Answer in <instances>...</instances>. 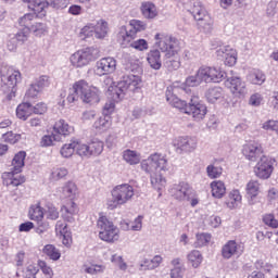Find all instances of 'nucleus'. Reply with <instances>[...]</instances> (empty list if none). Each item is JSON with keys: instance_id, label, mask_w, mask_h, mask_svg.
Segmentation results:
<instances>
[{"instance_id": "79ce46f5", "label": "nucleus", "mask_w": 278, "mask_h": 278, "mask_svg": "<svg viewBox=\"0 0 278 278\" xmlns=\"http://www.w3.org/2000/svg\"><path fill=\"white\" fill-rule=\"evenodd\" d=\"M93 127L98 134H103L104 131H108L110 127H112V117L104 116L100 117L93 123Z\"/></svg>"}, {"instance_id": "680f3d73", "label": "nucleus", "mask_w": 278, "mask_h": 278, "mask_svg": "<svg viewBox=\"0 0 278 278\" xmlns=\"http://www.w3.org/2000/svg\"><path fill=\"white\" fill-rule=\"evenodd\" d=\"M68 175V169L65 167H54L51 172V179L53 181H60V179H64Z\"/></svg>"}, {"instance_id": "ddd939ff", "label": "nucleus", "mask_w": 278, "mask_h": 278, "mask_svg": "<svg viewBox=\"0 0 278 278\" xmlns=\"http://www.w3.org/2000/svg\"><path fill=\"white\" fill-rule=\"evenodd\" d=\"M275 170V161L268 156H262L254 167V175L258 179H270Z\"/></svg>"}, {"instance_id": "bf43d9fd", "label": "nucleus", "mask_w": 278, "mask_h": 278, "mask_svg": "<svg viewBox=\"0 0 278 278\" xmlns=\"http://www.w3.org/2000/svg\"><path fill=\"white\" fill-rule=\"evenodd\" d=\"M195 247L201 248V247H205L207 244H210L211 240H212V235L207 233V232H201L198 233L195 236Z\"/></svg>"}, {"instance_id": "4468645a", "label": "nucleus", "mask_w": 278, "mask_h": 278, "mask_svg": "<svg viewBox=\"0 0 278 278\" xmlns=\"http://www.w3.org/2000/svg\"><path fill=\"white\" fill-rule=\"evenodd\" d=\"M116 59L112 56H105L97 61L94 67V75L98 77H103L105 75H112L116 73Z\"/></svg>"}, {"instance_id": "f257e3e1", "label": "nucleus", "mask_w": 278, "mask_h": 278, "mask_svg": "<svg viewBox=\"0 0 278 278\" xmlns=\"http://www.w3.org/2000/svg\"><path fill=\"white\" fill-rule=\"evenodd\" d=\"M141 170L150 175L151 184L154 190L166 188V178L164 173L168 170V160L160 153H153L149 159L142 160L140 163Z\"/></svg>"}, {"instance_id": "423d86ee", "label": "nucleus", "mask_w": 278, "mask_h": 278, "mask_svg": "<svg viewBox=\"0 0 278 278\" xmlns=\"http://www.w3.org/2000/svg\"><path fill=\"white\" fill-rule=\"evenodd\" d=\"M142 89V78L138 75L130 74L119 83L115 88V99L123 100L127 92H138Z\"/></svg>"}, {"instance_id": "2eb2a0df", "label": "nucleus", "mask_w": 278, "mask_h": 278, "mask_svg": "<svg viewBox=\"0 0 278 278\" xmlns=\"http://www.w3.org/2000/svg\"><path fill=\"white\" fill-rule=\"evenodd\" d=\"M188 116H191L193 121L197 123L203 121L207 115V106L200 102L197 97L191 98L190 102L188 103L187 113Z\"/></svg>"}, {"instance_id": "aec40b11", "label": "nucleus", "mask_w": 278, "mask_h": 278, "mask_svg": "<svg viewBox=\"0 0 278 278\" xmlns=\"http://www.w3.org/2000/svg\"><path fill=\"white\" fill-rule=\"evenodd\" d=\"M241 253H244V247L236 240H229L222 248V256L224 260H231L235 255L240 256Z\"/></svg>"}, {"instance_id": "6e6552de", "label": "nucleus", "mask_w": 278, "mask_h": 278, "mask_svg": "<svg viewBox=\"0 0 278 278\" xmlns=\"http://www.w3.org/2000/svg\"><path fill=\"white\" fill-rule=\"evenodd\" d=\"M198 75L204 84H220L227 78V72L218 66L203 65L199 67Z\"/></svg>"}, {"instance_id": "864d4df0", "label": "nucleus", "mask_w": 278, "mask_h": 278, "mask_svg": "<svg viewBox=\"0 0 278 278\" xmlns=\"http://www.w3.org/2000/svg\"><path fill=\"white\" fill-rule=\"evenodd\" d=\"M206 175L208 179H219L223 176V167L216 164L206 166Z\"/></svg>"}, {"instance_id": "dca6fc26", "label": "nucleus", "mask_w": 278, "mask_h": 278, "mask_svg": "<svg viewBox=\"0 0 278 278\" xmlns=\"http://www.w3.org/2000/svg\"><path fill=\"white\" fill-rule=\"evenodd\" d=\"M217 58L224 60L226 66H236L238 52L229 45H218L215 47Z\"/></svg>"}, {"instance_id": "6ab92c4d", "label": "nucleus", "mask_w": 278, "mask_h": 278, "mask_svg": "<svg viewBox=\"0 0 278 278\" xmlns=\"http://www.w3.org/2000/svg\"><path fill=\"white\" fill-rule=\"evenodd\" d=\"M197 144L194 137H178L173 141L176 153H192L197 149Z\"/></svg>"}, {"instance_id": "f8f14e48", "label": "nucleus", "mask_w": 278, "mask_h": 278, "mask_svg": "<svg viewBox=\"0 0 278 278\" xmlns=\"http://www.w3.org/2000/svg\"><path fill=\"white\" fill-rule=\"evenodd\" d=\"M168 192L176 201L184 202L190 200V197L194 194V189H192L188 182L181 181L174 184Z\"/></svg>"}, {"instance_id": "37998d69", "label": "nucleus", "mask_w": 278, "mask_h": 278, "mask_svg": "<svg viewBox=\"0 0 278 278\" xmlns=\"http://www.w3.org/2000/svg\"><path fill=\"white\" fill-rule=\"evenodd\" d=\"M76 142V154L81 157V160H90V146L89 143H84L81 141H75Z\"/></svg>"}, {"instance_id": "338daca9", "label": "nucleus", "mask_w": 278, "mask_h": 278, "mask_svg": "<svg viewBox=\"0 0 278 278\" xmlns=\"http://www.w3.org/2000/svg\"><path fill=\"white\" fill-rule=\"evenodd\" d=\"M264 102V97L262 93H253L249 99V105H252V108H260L262 103Z\"/></svg>"}, {"instance_id": "774afa93", "label": "nucleus", "mask_w": 278, "mask_h": 278, "mask_svg": "<svg viewBox=\"0 0 278 278\" xmlns=\"http://www.w3.org/2000/svg\"><path fill=\"white\" fill-rule=\"evenodd\" d=\"M263 222L265 223V225H267L268 227H273L274 229H277L278 227V220L275 219V215L273 214L264 215Z\"/></svg>"}, {"instance_id": "ea45409f", "label": "nucleus", "mask_w": 278, "mask_h": 278, "mask_svg": "<svg viewBox=\"0 0 278 278\" xmlns=\"http://www.w3.org/2000/svg\"><path fill=\"white\" fill-rule=\"evenodd\" d=\"M28 218L30 220H42L45 218V208H42L40 202L30 205L28 210Z\"/></svg>"}, {"instance_id": "a18cd8bd", "label": "nucleus", "mask_w": 278, "mask_h": 278, "mask_svg": "<svg viewBox=\"0 0 278 278\" xmlns=\"http://www.w3.org/2000/svg\"><path fill=\"white\" fill-rule=\"evenodd\" d=\"M94 36L99 40L108 36V22L100 20L94 24Z\"/></svg>"}, {"instance_id": "e433bc0d", "label": "nucleus", "mask_w": 278, "mask_h": 278, "mask_svg": "<svg viewBox=\"0 0 278 278\" xmlns=\"http://www.w3.org/2000/svg\"><path fill=\"white\" fill-rule=\"evenodd\" d=\"M147 60L154 71H160L162 68V54L160 53V50H151L147 55Z\"/></svg>"}, {"instance_id": "a211bd4d", "label": "nucleus", "mask_w": 278, "mask_h": 278, "mask_svg": "<svg viewBox=\"0 0 278 278\" xmlns=\"http://www.w3.org/2000/svg\"><path fill=\"white\" fill-rule=\"evenodd\" d=\"M179 92V88L177 86L168 87L166 90V101L172 105V108H176L184 114L188 112V103L177 97Z\"/></svg>"}, {"instance_id": "5fc2aeb1", "label": "nucleus", "mask_w": 278, "mask_h": 278, "mask_svg": "<svg viewBox=\"0 0 278 278\" xmlns=\"http://www.w3.org/2000/svg\"><path fill=\"white\" fill-rule=\"evenodd\" d=\"M34 18H36V14L34 13H26L22 17L18 18V25L24 27V29H30Z\"/></svg>"}, {"instance_id": "4c0bfd02", "label": "nucleus", "mask_w": 278, "mask_h": 278, "mask_svg": "<svg viewBox=\"0 0 278 278\" xmlns=\"http://www.w3.org/2000/svg\"><path fill=\"white\" fill-rule=\"evenodd\" d=\"M187 264L191 268H199L203 264V254L199 250H192L187 254Z\"/></svg>"}, {"instance_id": "9b49d317", "label": "nucleus", "mask_w": 278, "mask_h": 278, "mask_svg": "<svg viewBox=\"0 0 278 278\" xmlns=\"http://www.w3.org/2000/svg\"><path fill=\"white\" fill-rule=\"evenodd\" d=\"M225 86L235 99H244L249 93L247 83L240 76H231L225 80Z\"/></svg>"}, {"instance_id": "bb28decb", "label": "nucleus", "mask_w": 278, "mask_h": 278, "mask_svg": "<svg viewBox=\"0 0 278 278\" xmlns=\"http://www.w3.org/2000/svg\"><path fill=\"white\" fill-rule=\"evenodd\" d=\"M4 186H13L14 188L25 184V176L17 175L14 170L2 175Z\"/></svg>"}, {"instance_id": "5701e85b", "label": "nucleus", "mask_w": 278, "mask_h": 278, "mask_svg": "<svg viewBox=\"0 0 278 278\" xmlns=\"http://www.w3.org/2000/svg\"><path fill=\"white\" fill-rule=\"evenodd\" d=\"M262 190V185L258 180H249L245 186V194L249 200L250 205L255 204V199L260 195V192Z\"/></svg>"}, {"instance_id": "49530a36", "label": "nucleus", "mask_w": 278, "mask_h": 278, "mask_svg": "<svg viewBox=\"0 0 278 278\" xmlns=\"http://www.w3.org/2000/svg\"><path fill=\"white\" fill-rule=\"evenodd\" d=\"M62 194L65 199H75L77 197V185L73 181L66 182L62 188Z\"/></svg>"}, {"instance_id": "a878e982", "label": "nucleus", "mask_w": 278, "mask_h": 278, "mask_svg": "<svg viewBox=\"0 0 278 278\" xmlns=\"http://www.w3.org/2000/svg\"><path fill=\"white\" fill-rule=\"evenodd\" d=\"M53 131L54 134L66 138L71 136V134H74L75 127L71 126L65 119H59L54 123Z\"/></svg>"}, {"instance_id": "393cba45", "label": "nucleus", "mask_w": 278, "mask_h": 278, "mask_svg": "<svg viewBox=\"0 0 278 278\" xmlns=\"http://www.w3.org/2000/svg\"><path fill=\"white\" fill-rule=\"evenodd\" d=\"M163 262L162 255H155L153 258L143 257L139 262V270H155Z\"/></svg>"}, {"instance_id": "0eeeda50", "label": "nucleus", "mask_w": 278, "mask_h": 278, "mask_svg": "<svg viewBox=\"0 0 278 278\" xmlns=\"http://www.w3.org/2000/svg\"><path fill=\"white\" fill-rule=\"evenodd\" d=\"M117 40L124 49L130 47L131 49H135V51H149V41H147V39L134 40V35L131 34V30H127V26L119 27Z\"/></svg>"}, {"instance_id": "13d9d810", "label": "nucleus", "mask_w": 278, "mask_h": 278, "mask_svg": "<svg viewBox=\"0 0 278 278\" xmlns=\"http://www.w3.org/2000/svg\"><path fill=\"white\" fill-rule=\"evenodd\" d=\"M94 36V23L86 24L79 31V38L86 40V38H92Z\"/></svg>"}, {"instance_id": "3c124183", "label": "nucleus", "mask_w": 278, "mask_h": 278, "mask_svg": "<svg viewBox=\"0 0 278 278\" xmlns=\"http://www.w3.org/2000/svg\"><path fill=\"white\" fill-rule=\"evenodd\" d=\"M43 253L49 258L53 260V262H58V260H60V257H62V253L53 244L45 245Z\"/></svg>"}, {"instance_id": "1a4fd4ad", "label": "nucleus", "mask_w": 278, "mask_h": 278, "mask_svg": "<svg viewBox=\"0 0 278 278\" xmlns=\"http://www.w3.org/2000/svg\"><path fill=\"white\" fill-rule=\"evenodd\" d=\"M155 47L162 53H174L175 51H181L179 47V40L177 38L166 34V33H157L154 36Z\"/></svg>"}, {"instance_id": "9d476101", "label": "nucleus", "mask_w": 278, "mask_h": 278, "mask_svg": "<svg viewBox=\"0 0 278 278\" xmlns=\"http://www.w3.org/2000/svg\"><path fill=\"white\" fill-rule=\"evenodd\" d=\"M23 81L21 72L16 70H9L7 76V84L2 86V91L5 93L7 101H12L16 98L18 91V84Z\"/></svg>"}, {"instance_id": "72a5a7b5", "label": "nucleus", "mask_w": 278, "mask_h": 278, "mask_svg": "<svg viewBox=\"0 0 278 278\" xmlns=\"http://www.w3.org/2000/svg\"><path fill=\"white\" fill-rule=\"evenodd\" d=\"M211 194L214 199H223L227 194V187L222 180H214L210 184Z\"/></svg>"}, {"instance_id": "473e14b6", "label": "nucleus", "mask_w": 278, "mask_h": 278, "mask_svg": "<svg viewBox=\"0 0 278 278\" xmlns=\"http://www.w3.org/2000/svg\"><path fill=\"white\" fill-rule=\"evenodd\" d=\"M247 80L253 86H262L266 83V74L257 68H254L249 72Z\"/></svg>"}, {"instance_id": "c756f323", "label": "nucleus", "mask_w": 278, "mask_h": 278, "mask_svg": "<svg viewBox=\"0 0 278 278\" xmlns=\"http://www.w3.org/2000/svg\"><path fill=\"white\" fill-rule=\"evenodd\" d=\"M49 5H51L49 0H37L35 3H30L28 8L34 12L33 14H35V16L42 18V16H47V9Z\"/></svg>"}, {"instance_id": "2f4dec72", "label": "nucleus", "mask_w": 278, "mask_h": 278, "mask_svg": "<svg viewBox=\"0 0 278 278\" xmlns=\"http://www.w3.org/2000/svg\"><path fill=\"white\" fill-rule=\"evenodd\" d=\"M140 11L142 16L146 17L148 21H153V18H157V7L153 4V2H142Z\"/></svg>"}, {"instance_id": "603ef678", "label": "nucleus", "mask_w": 278, "mask_h": 278, "mask_svg": "<svg viewBox=\"0 0 278 278\" xmlns=\"http://www.w3.org/2000/svg\"><path fill=\"white\" fill-rule=\"evenodd\" d=\"M43 216H46L48 220H58L60 218V211H58L55 205L48 203L45 207Z\"/></svg>"}, {"instance_id": "b1692460", "label": "nucleus", "mask_w": 278, "mask_h": 278, "mask_svg": "<svg viewBox=\"0 0 278 278\" xmlns=\"http://www.w3.org/2000/svg\"><path fill=\"white\" fill-rule=\"evenodd\" d=\"M62 217L67 223H75V216L79 214V206L74 201L67 202L61 207Z\"/></svg>"}, {"instance_id": "58836bf2", "label": "nucleus", "mask_w": 278, "mask_h": 278, "mask_svg": "<svg viewBox=\"0 0 278 278\" xmlns=\"http://www.w3.org/2000/svg\"><path fill=\"white\" fill-rule=\"evenodd\" d=\"M25 157L27 153L25 151L17 152L12 160V169L15 174L22 173L23 166H25Z\"/></svg>"}, {"instance_id": "7c9ffc66", "label": "nucleus", "mask_w": 278, "mask_h": 278, "mask_svg": "<svg viewBox=\"0 0 278 278\" xmlns=\"http://www.w3.org/2000/svg\"><path fill=\"white\" fill-rule=\"evenodd\" d=\"M242 204V193H240V190L232 189L228 193V199L226 201V205L228 210H238L240 205Z\"/></svg>"}, {"instance_id": "412c9836", "label": "nucleus", "mask_w": 278, "mask_h": 278, "mask_svg": "<svg viewBox=\"0 0 278 278\" xmlns=\"http://www.w3.org/2000/svg\"><path fill=\"white\" fill-rule=\"evenodd\" d=\"M55 232L56 236H60L64 247H71V244H73V235L71 233V230H68L66 223L62 220L56 222Z\"/></svg>"}, {"instance_id": "f03ea898", "label": "nucleus", "mask_w": 278, "mask_h": 278, "mask_svg": "<svg viewBox=\"0 0 278 278\" xmlns=\"http://www.w3.org/2000/svg\"><path fill=\"white\" fill-rule=\"evenodd\" d=\"M101 91L99 88L88 84V81L80 79L74 83L67 96V103H77L79 99L84 103H99Z\"/></svg>"}, {"instance_id": "39448f33", "label": "nucleus", "mask_w": 278, "mask_h": 278, "mask_svg": "<svg viewBox=\"0 0 278 278\" xmlns=\"http://www.w3.org/2000/svg\"><path fill=\"white\" fill-rule=\"evenodd\" d=\"M100 55L99 49L86 47L74 52L70 56V62L74 68H84L96 60H99Z\"/></svg>"}, {"instance_id": "c03bdc74", "label": "nucleus", "mask_w": 278, "mask_h": 278, "mask_svg": "<svg viewBox=\"0 0 278 278\" xmlns=\"http://www.w3.org/2000/svg\"><path fill=\"white\" fill-rule=\"evenodd\" d=\"M104 86H105V90H108L109 97H111L113 101H121V98H116V87L118 85H116V83L114 81V78L108 76L104 79Z\"/></svg>"}, {"instance_id": "de8ad7c7", "label": "nucleus", "mask_w": 278, "mask_h": 278, "mask_svg": "<svg viewBox=\"0 0 278 278\" xmlns=\"http://www.w3.org/2000/svg\"><path fill=\"white\" fill-rule=\"evenodd\" d=\"M198 26L203 34H212L214 31V20H212V16H206V18L198 22Z\"/></svg>"}, {"instance_id": "69168bd1", "label": "nucleus", "mask_w": 278, "mask_h": 278, "mask_svg": "<svg viewBox=\"0 0 278 278\" xmlns=\"http://www.w3.org/2000/svg\"><path fill=\"white\" fill-rule=\"evenodd\" d=\"M111 262L114 264V266H117L119 270H127V263L122 255L113 254L111 256Z\"/></svg>"}, {"instance_id": "f704fd0d", "label": "nucleus", "mask_w": 278, "mask_h": 278, "mask_svg": "<svg viewBox=\"0 0 278 278\" xmlns=\"http://www.w3.org/2000/svg\"><path fill=\"white\" fill-rule=\"evenodd\" d=\"M123 160L126 164H129V166H136L140 164L142 155L136 150L127 149L123 152Z\"/></svg>"}, {"instance_id": "09e8293b", "label": "nucleus", "mask_w": 278, "mask_h": 278, "mask_svg": "<svg viewBox=\"0 0 278 278\" xmlns=\"http://www.w3.org/2000/svg\"><path fill=\"white\" fill-rule=\"evenodd\" d=\"M29 31L37 36V38H42V36H47L49 28L45 23H35L30 26Z\"/></svg>"}, {"instance_id": "4be33fe9", "label": "nucleus", "mask_w": 278, "mask_h": 278, "mask_svg": "<svg viewBox=\"0 0 278 278\" xmlns=\"http://www.w3.org/2000/svg\"><path fill=\"white\" fill-rule=\"evenodd\" d=\"M179 51L181 50H176L164 55L163 65L165 68H167V71H177L179 66H181V58L179 56Z\"/></svg>"}, {"instance_id": "052dcab7", "label": "nucleus", "mask_w": 278, "mask_h": 278, "mask_svg": "<svg viewBox=\"0 0 278 278\" xmlns=\"http://www.w3.org/2000/svg\"><path fill=\"white\" fill-rule=\"evenodd\" d=\"M21 138H23V135L14 134L13 131H8L2 135L3 142H8L9 144H16V142H20Z\"/></svg>"}, {"instance_id": "0e129e2a", "label": "nucleus", "mask_w": 278, "mask_h": 278, "mask_svg": "<svg viewBox=\"0 0 278 278\" xmlns=\"http://www.w3.org/2000/svg\"><path fill=\"white\" fill-rule=\"evenodd\" d=\"M58 140H60V137L55 134L45 135L41 138L40 144L41 147H53V143L58 142Z\"/></svg>"}, {"instance_id": "7ed1b4c3", "label": "nucleus", "mask_w": 278, "mask_h": 278, "mask_svg": "<svg viewBox=\"0 0 278 278\" xmlns=\"http://www.w3.org/2000/svg\"><path fill=\"white\" fill-rule=\"evenodd\" d=\"M134 194H136L134 186L129 184L117 185L111 190L112 198L106 199V207L116 210L121 205H126L134 199Z\"/></svg>"}, {"instance_id": "c85d7f7f", "label": "nucleus", "mask_w": 278, "mask_h": 278, "mask_svg": "<svg viewBox=\"0 0 278 278\" xmlns=\"http://www.w3.org/2000/svg\"><path fill=\"white\" fill-rule=\"evenodd\" d=\"M189 12L192 14L193 18L198 21V23L200 21H204L205 18H207V16H210L207 10L200 1H194Z\"/></svg>"}, {"instance_id": "4d7b16f0", "label": "nucleus", "mask_w": 278, "mask_h": 278, "mask_svg": "<svg viewBox=\"0 0 278 278\" xmlns=\"http://www.w3.org/2000/svg\"><path fill=\"white\" fill-rule=\"evenodd\" d=\"M76 151V141H71L70 143H65L61 148V155L62 157H73V153Z\"/></svg>"}, {"instance_id": "8fccbe9b", "label": "nucleus", "mask_w": 278, "mask_h": 278, "mask_svg": "<svg viewBox=\"0 0 278 278\" xmlns=\"http://www.w3.org/2000/svg\"><path fill=\"white\" fill-rule=\"evenodd\" d=\"M103 141L99 140V139H93L91 142H89V151L91 154V157H97V155H100L101 153H103Z\"/></svg>"}, {"instance_id": "6e6d98bb", "label": "nucleus", "mask_w": 278, "mask_h": 278, "mask_svg": "<svg viewBox=\"0 0 278 278\" xmlns=\"http://www.w3.org/2000/svg\"><path fill=\"white\" fill-rule=\"evenodd\" d=\"M203 84V78L199 76V70L197 71L195 75L188 76L185 81V86L188 88H197V86H201Z\"/></svg>"}, {"instance_id": "20e7f679", "label": "nucleus", "mask_w": 278, "mask_h": 278, "mask_svg": "<svg viewBox=\"0 0 278 278\" xmlns=\"http://www.w3.org/2000/svg\"><path fill=\"white\" fill-rule=\"evenodd\" d=\"M98 236L102 242L114 244L121 240V229L105 215H100L97 220Z\"/></svg>"}, {"instance_id": "a19ab883", "label": "nucleus", "mask_w": 278, "mask_h": 278, "mask_svg": "<svg viewBox=\"0 0 278 278\" xmlns=\"http://www.w3.org/2000/svg\"><path fill=\"white\" fill-rule=\"evenodd\" d=\"M80 271L86 275H99L100 273L105 271L104 265L92 264V263H84L80 267Z\"/></svg>"}, {"instance_id": "f3484780", "label": "nucleus", "mask_w": 278, "mask_h": 278, "mask_svg": "<svg viewBox=\"0 0 278 278\" xmlns=\"http://www.w3.org/2000/svg\"><path fill=\"white\" fill-rule=\"evenodd\" d=\"M262 153H264V148L257 141H250L242 147V155L249 162H257L262 157Z\"/></svg>"}, {"instance_id": "e2e57ef3", "label": "nucleus", "mask_w": 278, "mask_h": 278, "mask_svg": "<svg viewBox=\"0 0 278 278\" xmlns=\"http://www.w3.org/2000/svg\"><path fill=\"white\" fill-rule=\"evenodd\" d=\"M29 34L30 30L28 27L26 28H22L20 29L15 35H13L15 37V39L17 40V42H21L22 45H25V42H27V40H29Z\"/></svg>"}, {"instance_id": "c9c22d12", "label": "nucleus", "mask_w": 278, "mask_h": 278, "mask_svg": "<svg viewBox=\"0 0 278 278\" xmlns=\"http://www.w3.org/2000/svg\"><path fill=\"white\" fill-rule=\"evenodd\" d=\"M34 114V106L29 102H23L16 108V116L20 121H27Z\"/></svg>"}, {"instance_id": "cd10ccee", "label": "nucleus", "mask_w": 278, "mask_h": 278, "mask_svg": "<svg viewBox=\"0 0 278 278\" xmlns=\"http://www.w3.org/2000/svg\"><path fill=\"white\" fill-rule=\"evenodd\" d=\"M208 103H216V101H225V89L222 87H211L205 92Z\"/></svg>"}]
</instances>
